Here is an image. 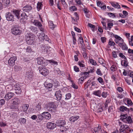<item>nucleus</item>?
<instances>
[{
	"label": "nucleus",
	"mask_w": 133,
	"mask_h": 133,
	"mask_svg": "<svg viewBox=\"0 0 133 133\" xmlns=\"http://www.w3.org/2000/svg\"><path fill=\"white\" fill-rule=\"evenodd\" d=\"M6 19L8 21H14V17L10 12H8L6 14Z\"/></svg>",
	"instance_id": "8"
},
{
	"label": "nucleus",
	"mask_w": 133,
	"mask_h": 133,
	"mask_svg": "<svg viewBox=\"0 0 133 133\" xmlns=\"http://www.w3.org/2000/svg\"><path fill=\"white\" fill-rule=\"evenodd\" d=\"M5 101L3 99L0 100V106H2L5 103Z\"/></svg>",
	"instance_id": "51"
},
{
	"label": "nucleus",
	"mask_w": 133,
	"mask_h": 133,
	"mask_svg": "<svg viewBox=\"0 0 133 133\" xmlns=\"http://www.w3.org/2000/svg\"><path fill=\"white\" fill-rule=\"evenodd\" d=\"M108 15L110 17H112L113 18H114L116 17L115 16V15L112 13H108Z\"/></svg>",
	"instance_id": "52"
},
{
	"label": "nucleus",
	"mask_w": 133,
	"mask_h": 133,
	"mask_svg": "<svg viewBox=\"0 0 133 133\" xmlns=\"http://www.w3.org/2000/svg\"><path fill=\"white\" fill-rule=\"evenodd\" d=\"M20 102V100L17 98H14L11 101L12 104L15 105H17L19 104Z\"/></svg>",
	"instance_id": "22"
},
{
	"label": "nucleus",
	"mask_w": 133,
	"mask_h": 133,
	"mask_svg": "<svg viewBox=\"0 0 133 133\" xmlns=\"http://www.w3.org/2000/svg\"><path fill=\"white\" fill-rule=\"evenodd\" d=\"M108 28L109 29V30H110V29L113 26V24L112 23H109L107 24Z\"/></svg>",
	"instance_id": "48"
},
{
	"label": "nucleus",
	"mask_w": 133,
	"mask_h": 133,
	"mask_svg": "<svg viewBox=\"0 0 133 133\" xmlns=\"http://www.w3.org/2000/svg\"><path fill=\"white\" fill-rule=\"evenodd\" d=\"M78 40L79 41L80 43H83L84 42L83 38L82 37H79L78 38Z\"/></svg>",
	"instance_id": "57"
},
{
	"label": "nucleus",
	"mask_w": 133,
	"mask_h": 133,
	"mask_svg": "<svg viewBox=\"0 0 133 133\" xmlns=\"http://www.w3.org/2000/svg\"><path fill=\"white\" fill-rule=\"evenodd\" d=\"M31 50L30 47L29 46L26 49V52H31Z\"/></svg>",
	"instance_id": "64"
},
{
	"label": "nucleus",
	"mask_w": 133,
	"mask_h": 133,
	"mask_svg": "<svg viewBox=\"0 0 133 133\" xmlns=\"http://www.w3.org/2000/svg\"><path fill=\"white\" fill-rule=\"evenodd\" d=\"M30 29L32 32H36L37 30V29L35 27L31 26L30 27Z\"/></svg>",
	"instance_id": "36"
},
{
	"label": "nucleus",
	"mask_w": 133,
	"mask_h": 133,
	"mask_svg": "<svg viewBox=\"0 0 133 133\" xmlns=\"http://www.w3.org/2000/svg\"><path fill=\"white\" fill-rule=\"evenodd\" d=\"M119 56L125 59L126 58L125 56L123 55V54L122 53H120L119 54Z\"/></svg>",
	"instance_id": "63"
},
{
	"label": "nucleus",
	"mask_w": 133,
	"mask_h": 133,
	"mask_svg": "<svg viewBox=\"0 0 133 133\" xmlns=\"http://www.w3.org/2000/svg\"><path fill=\"white\" fill-rule=\"evenodd\" d=\"M97 81L98 82L102 84H104V82L103 81V79L101 77H99L97 79Z\"/></svg>",
	"instance_id": "42"
},
{
	"label": "nucleus",
	"mask_w": 133,
	"mask_h": 133,
	"mask_svg": "<svg viewBox=\"0 0 133 133\" xmlns=\"http://www.w3.org/2000/svg\"><path fill=\"white\" fill-rule=\"evenodd\" d=\"M42 58L39 57L37 58L36 61H37V64L39 65H41L43 63V60Z\"/></svg>",
	"instance_id": "28"
},
{
	"label": "nucleus",
	"mask_w": 133,
	"mask_h": 133,
	"mask_svg": "<svg viewBox=\"0 0 133 133\" xmlns=\"http://www.w3.org/2000/svg\"><path fill=\"white\" fill-rule=\"evenodd\" d=\"M116 68V66L114 65L112 66L110 68L111 71H115Z\"/></svg>",
	"instance_id": "53"
},
{
	"label": "nucleus",
	"mask_w": 133,
	"mask_h": 133,
	"mask_svg": "<svg viewBox=\"0 0 133 133\" xmlns=\"http://www.w3.org/2000/svg\"><path fill=\"white\" fill-rule=\"evenodd\" d=\"M107 95V92H103L102 94V97L105 98L106 97Z\"/></svg>",
	"instance_id": "50"
},
{
	"label": "nucleus",
	"mask_w": 133,
	"mask_h": 133,
	"mask_svg": "<svg viewBox=\"0 0 133 133\" xmlns=\"http://www.w3.org/2000/svg\"><path fill=\"white\" fill-rule=\"evenodd\" d=\"M38 69L40 72L44 76H45L48 74L49 72L48 70L46 69L44 66H40Z\"/></svg>",
	"instance_id": "3"
},
{
	"label": "nucleus",
	"mask_w": 133,
	"mask_h": 133,
	"mask_svg": "<svg viewBox=\"0 0 133 133\" xmlns=\"http://www.w3.org/2000/svg\"><path fill=\"white\" fill-rule=\"evenodd\" d=\"M25 38L27 43L29 45H31L34 42L35 37L34 35L28 33L25 35Z\"/></svg>",
	"instance_id": "1"
},
{
	"label": "nucleus",
	"mask_w": 133,
	"mask_h": 133,
	"mask_svg": "<svg viewBox=\"0 0 133 133\" xmlns=\"http://www.w3.org/2000/svg\"><path fill=\"white\" fill-rule=\"evenodd\" d=\"M49 24L50 28L53 30L56 26V25L54 24L52 21H50L49 22Z\"/></svg>",
	"instance_id": "32"
},
{
	"label": "nucleus",
	"mask_w": 133,
	"mask_h": 133,
	"mask_svg": "<svg viewBox=\"0 0 133 133\" xmlns=\"http://www.w3.org/2000/svg\"><path fill=\"white\" fill-rule=\"evenodd\" d=\"M29 107V105L28 104H24L21 107V110L22 111V110L24 112L26 113Z\"/></svg>",
	"instance_id": "15"
},
{
	"label": "nucleus",
	"mask_w": 133,
	"mask_h": 133,
	"mask_svg": "<svg viewBox=\"0 0 133 133\" xmlns=\"http://www.w3.org/2000/svg\"><path fill=\"white\" fill-rule=\"evenodd\" d=\"M14 89L16 91L15 92L16 94H18L21 93V90L19 84L17 83L15 85Z\"/></svg>",
	"instance_id": "9"
},
{
	"label": "nucleus",
	"mask_w": 133,
	"mask_h": 133,
	"mask_svg": "<svg viewBox=\"0 0 133 133\" xmlns=\"http://www.w3.org/2000/svg\"><path fill=\"white\" fill-rule=\"evenodd\" d=\"M48 61H49L50 63H51V65H58V63L57 62L54 61L53 60H48Z\"/></svg>",
	"instance_id": "40"
},
{
	"label": "nucleus",
	"mask_w": 133,
	"mask_h": 133,
	"mask_svg": "<svg viewBox=\"0 0 133 133\" xmlns=\"http://www.w3.org/2000/svg\"><path fill=\"white\" fill-rule=\"evenodd\" d=\"M15 69L17 71H19L22 69L19 66H15Z\"/></svg>",
	"instance_id": "54"
},
{
	"label": "nucleus",
	"mask_w": 133,
	"mask_h": 133,
	"mask_svg": "<svg viewBox=\"0 0 133 133\" xmlns=\"http://www.w3.org/2000/svg\"><path fill=\"white\" fill-rule=\"evenodd\" d=\"M21 16L20 20L21 21L23 22H25L27 20V16L26 15V14L24 13H22L21 14Z\"/></svg>",
	"instance_id": "12"
},
{
	"label": "nucleus",
	"mask_w": 133,
	"mask_h": 133,
	"mask_svg": "<svg viewBox=\"0 0 133 133\" xmlns=\"http://www.w3.org/2000/svg\"><path fill=\"white\" fill-rule=\"evenodd\" d=\"M124 122H125V123H128L129 124L130 123L132 122V120L131 117L129 116L126 118V119H124Z\"/></svg>",
	"instance_id": "25"
},
{
	"label": "nucleus",
	"mask_w": 133,
	"mask_h": 133,
	"mask_svg": "<svg viewBox=\"0 0 133 133\" xmlns=\"http://www.w3.org/2000/svg\"><path fill=\"white\" fill-rule=\"evenodd\" d=\"M38 37L39 39L41 41L45 40L48 41L49 40V38L43 32H42L39 34L38 35Z\"/></svg>",
	"instance_id": "4"
},
{
	"label": "nucleus",
	"mask_w": 133,
	"mask_h": 133,
	"mask_svg": "<svg viewBox=\"0 0 133 133\" xmlns=\"http://www.w3.org/2000/svg\"><path fill=\"white\" fill-rule=\"evenodd\" d=\"M11 31L13 34L16 35H20L22 33V31L17 27H14L11 29Z\"/></svg>",
	"instance_id": "5"
},
{
	"label": "nucleus",
	"mask_w": 133,
	"mask_h": 133,
	"mask_svg": "<svg viewBox=\"0 0 133 133\" xmlns=\"http://www.w3.org/2000/svg\"><path fill=\"white\" fill-rule=\"evenodd\" d=\"M17 59L16 57L13 56L11 57L8 61L9 65L11 66H14L15 64V62Z\"/></svg>",
	"instance_id": "7"
},
{
	"label": "nucleus",
	"mask_w": 133,
	"mask_h": 133,
	"mask_svg": "<svg viewBox=\"0 0 133 133\" xmlns=\"http://www.w3.org/2000/svg\"><path fill=\"white\" fill-rule=\"evenodd\" d=\"M74 70L76 72H78L79 71V69L76 66H75L74 67Z\"/></svg>",
	"instance_id": "58"
},
{
	"label": "nucleus",
	"mask_w": 133,
	"mask_h": 133,
	"mask_svg": "<svg viewBox=\"0 0 133 133\" xmlns=\"http://www.w3.org/2000/svg\"><path fill=\"white\" fill-rule=\"evenodd\" d=\"M54 71L55 73L57 74L60 75L61 74V71L58 68H55Z\"/></svg>",
	"instance_id": "41"
},
{
	"label": "nucleus",
	"mask_w": 133,
	"mask_h": 133,
	"mask_svg": "<svg viewBox=\"0 0 133 133\" xmlns=\"http://www.w3.org/2000/svg\"><path fill=\"white\" fill-rule=\"evenodd\" d=\"M12 12L18 19H19L21 18V16H19V11L18 10H13L12 11Z\"/></svg>",
	"instance_id": "26"
},
{
	"label": "nucleus",
	"mask_w": 133,
	"mask_h": 133,
	"mask_svg": "<svg viewBox=\"0 0 133 133\" xmlns=\"http://www.w3.org/2000/svg\"><path fill=\"white\" fill-rule=\"evenodd\" d=\"M26 76L28 77L29 78H31L32 76V75L31 73L29 71L27 72H26Z\"/></svg>",
	"instance_id": "43"
},
{
	"label": "nucleus",
	"mask_w": 133,
	"mask_h": 133,
	"mask_svg": "<svg viewBox=\"0 0 133 133\" xmlns=\"http://www.w3.org/2000/svg\"><path fill=\"white\" fill-rule=\"evenodd\" d=\"M56 108L53 102H50L46 104L44 108L49 111L52 112L54 111Z\"/></svg>",
	"instance_id": "2"
},
{
	"label": "nucleus",
	"mask_w": 133,
	"mask_h": 133,
	"mask_svg": "<svg viewBox=\"0 0 133 133\" xmlns=\"http://www.w3.org/2000/svg\"><path fill=\"white\" fill-rule=\"evenodd\" d=\"M79 118V116H72L69 118V121L73 122H74L77 120Z\"/></svg>",
	"instance_id": "29"
},
{
	"label": "nucleus",
	"mask_w": 133,
	"mask_h": 133,
	"mask_svg": "<svg viewBox=\"0 0 133 133\" xmlns=\"http://www.w3.org/2000/svg\"><path fill=\"white\" fill-rule=\"evenodd\" d=\"M128 63L126 58L121 62V64L124 66L126 67L128 66Z\"/></svg>",
	"instance_id": "31"
},
{
	"label": "nucleus",
	"mask_w": 133,
	"mask_h": 133,
	"mask_svg": "<svg viewBox=\"0 0 133 133\" xmlns=\"http://www.w3.org/2000/svg\"><path fill=\"white\" fill-rule=\"evenodd\" d=\"M127 104H128V106H131L132 105L133 103L131 101V100L130 99H128L127 100Z\"/></svg>",
	"instance_id": "44"
},
{
	"label": "nucleus",
	"mask_w": 133,
	"mask_h": 133,
	"mask_svg": "<svg viewBox=\"0 0 133 133\" xmlns=\"http://www.w3.org/2000/svg\"><path fill=\"white\" fill-rule=\"evenodd\" d=\"M44 86L45 87L49 90H51L53 85L51 83H48L46 82H45L44 84Z\"/></svg>",
	"instance_id": "17"
},
{
	"label": "nucleus",
	"mask_w": 133,
	"mask_h": 133,
	"mask_svg": "<svg viewBox=\"0 0 133 133\" xmlns=\"http://www.w3.org/2000/svg\"><path fill=\"white\" fill-rule=\"evenodd\" d=\"M56 126V123L55 124L52 122H48L47 123V127L49 129H53Z\"/></svg>",
	"instance_id": "10"
},
{
	"label": "nucleus",
	"mask_w": 133,
	"mask_h": 133,
	"mask_svg": "<svg viewBox=\"0 0 133 133\" xmlns=\"http://www.w3.org/2000/svg\"><path fill=\"white\" fill-rule=\"evenodd\" d=\"M118 45L119 46L122 47V49L124 50H127L128 49V47L125 44L124 42L119 43Z\"/></svg>",
	"instance_id": "19"
},
{
	"label": "nucleus",
	"mask_w": 133,
	"mask_h": 133,
	"mask_svg": "<svg viewBox=\"0 0 133 133\" xmlns=\"http://www.w3.org/2000/svg\"><path fill=\"white\" fill-rule=\"evenodd\" d=\"M110 3L111 4V5L114 8H117L118 9H120V5L117 3L113 2H110Z\"/></svg>",
	"instance_id": "24"
},
{
	"label": "nucleus",
	"mask_w": 133,
	"mask_h": 133,
	"mask_svg": "<svg viewBox=\"0 0 133 133\" xmlns=\"http://www.w3.org/2000/svg\"><path fill=\"white\" fill-rule=\"evenodd\" d=\"M14 95V94L12 92L7 93L4 97L5 99L6 100H8L11 99Z\"/></svg>",
	"instance_id": "13"
},
{
	"label": "nucleus",
	"mask_w": 133,
	"mask_h": 133,
	"mask_svg": "<svg viewBox=\"0 0 133 133\" xmlns=\"http://www.w3.org/2000/svg\"><path fill=\"white\" fill-rule=\"evenodd\" d=\"M71 97V95L70 93H68L66 95V98L65 99L68 100Z\"/></svg>",
	"instance_id": "46"
},
{
	"label": "nucleus",
	"mask_w": 133,
	"mask_h": 133,
	"mask_svg": "<svg viewBox=\"0 0 133 133\" xmlns=\"http://www.w3.org/2000/svg\"><path fill=\"white\" fill-rule=\"evenodd\" d=\"M103 61L104 60L102 59L99 58L98 59V62L99 63L101 64H103Z\"/></svg>",
	"instance_id": "62"
},
{
	"label": "nucleus",
	"mask_w": 133,
	"mask_h": 133,
	"mask_svg": "<svg viewBox=\"0 0 133 133\" xmlns=\"http://www.w3.org/2000/svg\"><path fill=\"white\" fill-rule=\"evenodd\" d=\"M101 131V127L99 125L97 128H95L92 129V131L93 133H98L99 131Z\"/></svg>",
	"instance_id": "21"
},
{
	"label": "nucleus",
	"mask_w": 133,
	"mask_h": 133,
	"mask_svg": "<svg viewBox=\"0 0 133 133\" xmlns=\"http://www.w3.org/2000/svg\"><path fill=\"white\" fill-rule=\"evenodd\" d=\"M80 44H81V48L83 50H85V49L84 48L85 45L84 44V42L83 43H80Z\"/></svg>",
	"instance_id": "61"
},
{
	"label": "nucleus",
	"mask_w": 133,
	"mask_h": 133,
	"mask_svg": "<svg viewBox=\"0 0 133 133\" xmlns=\"http://www.w3.org/2000/svg\"><path fill=\"white\" fill-rule=\"evenodd\" d=\"M32 9V7L29 5H27L23 7L22 10L23 11L28 12Z\"/></svg>",
	"instance_id": "20"
},
{
	"label": "nucleus",
	"mask_w": 133,
	"mask_h": 133,
	"mask_svg": "<svg viewBox=\"0 0 133 133\" xmlns=\"http://www.w3.org/2000/svg\"><path fill=\"white\" fill-rule=\"evenodd\" d=\"M56 124L58 126L63 127L66 124V122L64 120H58L56 122Z\"/></svg>",
	"instance_id": "14"
},
{
	"label": "nucleus",
	"mask_w": 133,
	"mask_h": 133,
	"mask_svg": "<svg viewBox=\"0 0 133 133\" xmlns=\"http://www.w3.org/2000/svg\"><path fill=\"white\" fill-rule=\"evenodd\" d=\"M2 3L3 5L6 6H8L10 3V0H2Z\"/></svg>",
	"instance_id": "30"
},
{
	"label": "nucleus",
	"mask_w": 133,
	"mask_h": 133,
	"mask_svg": "<svg viewBox=\"0 0 133 133\" xmlns=\"http://www.w3.org/2000/svg\"><path fill=\"white\" fill-rule=\"evenodd\" d=\"M120 110L122 111H124L129 112V109L127 108L126 107L124 106H122L120 107Z\"/></svg>",
	"instance_id": "27"
},
{
	"label": "nucleus",
	"mask_w": 133,
	"mask_h": 133,
	"mask_svg": "<svg viewBox=\"0 0 133 133\" xmlns=\"http://www.w3.org/2000/svg\"><path fill=\"white\" fill-rule=\"evenodd\" d=\"M32 22L33 24L36 26L41 27L42 26L41 23L38 20H32Z\"/></svg>",
	"instance_id": "16"
},
{
	"label": "nucleus",
	"mask_w": 133,
	"mask_h": 133,
	"mask_svg": "<svg viewBox=\"0 0 133 133\" xmlns=\"http://www.w3.org/2000/svg\"><path fill=\"white\" fill-rule=\"evenodd\" d=\"M97 74L98 75L101 76L102 75V73L101 70L99 69H98L96 71Z\"/></svg>",
	"instance_id": "47"
},
{
	"label": "nucleus",
	"mask_w": 133,
	"mask_h": 133,
	"mask_svg": "<svg viewBox=\"0 0 133 133\" xmlns=\"http://www.w3.org/2000/svg\"><path fill=\"white\" fill-rule=\"evenodd\" d=\"M120 129L124 131L128 132V131L131 132V131L132 132L133 130H131L127 125L123 124L120 127Z\"/></svg>",
	"instance_id": "6"
},
{
	"label": "nucleus",
	"mask_w": 133,
	"mask_h": 133,
	"mask_svg": "<svg viewBox=\"0 0 133 133\" xmlns=\"http://www.w3.org/2000/svg\"><path fill=\"white\" fill-rule=\"evenodd\" d=\"M90 62L91 63L94 65H96L97 63L95 62L94 60L92 59H90Z\"/></svg>",
	"instance_id": "49"
},
{
	"label": "nucleus",
	"mask_w": 133,
	"mask_h": 133,
	"mask_svg": "<svg viewBox=\"0 0 133 133\" xmlns=\"http://www.w3.org/2000/svg\"><path fill=\"white\" fill-rule=\"evenodd\" d=\"M101 40L102 43H104L106 42V38L104 37H101Z\"/></svg>",
	"instance_id": "59"
},
{
	"label": "nucleus",
	"mask_w": 133,
	"mask_h": 133,
	"mask_svg": "<svg viewBox=\"0 0 133 133\" xmlns=\"http://www.w3.org/2000/svg\"><path fill=\"white\" fill-rule=\"evenodd\" d=\"M19 121L21 124H24L26 122V119L24 118H20Z\"/></svg>",
	"instance_id": "35"
},
{
	"label": "nucleus",
	"mask_w": 133,
	"mask_h": 133,
	"mask_svg": "<svg viewBox=\"0 0 133 133\" xmlns=\"http://www.w3.org/2000/svg\"><path fill=\"white\" fill-rule=\"evenodd\" d=\"M127 117V115H123L122 116V121L123 122H124V119H126V118Z\"/></svg>",
	"instance_id": "55"
},
{
	"label": "nucleus",
	"mask_w": 133,
	"mask_h": 133,
	"mask_svg": "<svg viewBox=\"0 0 133 133\" xmlns=\"http://www.w3.org/2000/svg\"><path fill=\"white\" fill-rule=\"evenodd\" d=\"M41 103H39L35 107V109L37 111H40L41 109Z\"/></svg>",
	"instance_id": "33"
},
{
	"label": "nucleus",
	"mask_w": 133,
	"mask_h": 133,
	"mask_svg": "<svg viewBox=\"0 0 133 133\" xmlns=\"http://www.w3.org/2000/svg\"><path fill=\"white\" fill-rule=\"evenodd\" d=\"M113 36L116 38V39H117L118 41H120L122 42H124V40L123 39H122L121 37L120 36L116 35H113Z\"/></svg>",
	"instance_id": "34"
},
{
	"label": "nucleus",
	"mask_w": 133,
	"mask_h": 133,
	"mask_svg": "<svg viewBox=\"0 0 133 133\" xmlns=\"http://www.w3.org/2000/svg\"><path fill=\"white\" fill-rule=\"evenodd\" d=\"M103 110V109L102 108V107L100 106V108H97V111L99 112H102Z\"/></svg>",
	"instance_id": "56"
},
{
	"label": "nucleus",
	"mask_w": 133,
	"mask_h": 133,
	"mask_svg": "<svg viewBox=\"0 0 133 133\" xmlns=\"http://www.w3.org/2000/svg\"><path fill=\"white\" fill-rule=\"evenodd\" d=\"M84 62L83 61H81V62L79 61L78 62V65L81 67L84 68L85 66V65L83 64Z\"/></svg>",
	"instance_id": "39"
},
{
	"label": "nucleus",
	"mask_w": 133,
	"mask_h": 133,
	"mask_svg": "<svg viewBox=\"0 0 133 133\" xmlns=\"http://www.w3.org/2000/svg\"><path fill=\"white\" fill-rule=\"evenodd\" d=\"M101 92L99 90H98L97 91H94L93 92L94 94L96 96H101Z\"/></svg>",
	"instance_id": "37"
},
{
	"label": "nucleus",
	"mask_w": 133,
	"mask_h": 133,
	"mask_svg": "<svg viewBox=\"0 0 133 133\" xmlns=\"http://www.w3.org/2000/svg\"><path fill=\"white\" fill-rule=\"evenodd\" d=\"M42 5V3L38 2L37 5V8L38 10L39 11L41 9V6Z\"/></svg>",
	"instance_id": "38"
},
{
	"label": "nucleus",
	"mask_w": 133,
	"mask_h": 133,
	"mask_svg": "<svg viewBox=\"0 0 133 133\" xmlns=\"http://www.w3.org/2000/svg\"><path fill=\"white\" fill-rule=\"evenodd\" d=\"M42 52H44L45 53L49 54L50 53L49 48L46 46H43L42 48Z\"/></svg>",
	"instance_id": "23"
},
{
	"label": "nucleus",
	"mask_w": 133,
	"mask_h": 133,
	"mask_svg": "<svg viewBox=\"0 0 133 133\" xmlns=\"http://www.w3.org/2000/svg\"><path fill=\"white\" fill-rule=\"evenodd\" d=\"M55 95L58 100H60L62 97V95L61 91H56L55 94Z\"/></svg>",
	"instance_id": "18"
},
{
	"label": "nucleus",
	"mask_w": 133,
	"mask_h": 133,
	"mask_svg": "<svg viewBox=\"0 0 133 133\" xmlns=\"http://www.w3.org/2000/svg\"><path fill=\"white\" fill-rule=\"evenodd\" d=\"M71 87L74 89H77L78 87L77 85H76L75 84L72 83L71 85Z\"/></svg>",
	"instance_id": "60"
},
{
	"label": "nucleus",
	"mask_w": 133,
	"mask_h": 133,
	"mask_svg": "<svg viewBox=\"0 0 133 133\" xmlns=\"http://www.w3.org/2000/svg\"><path fill=\"white\" fill-rule=\"evenodd\" d=\"M41 114L43 116V117L45 118L46 119H49L51 118V114L48 112H44Z\"/></svg>",
	"instance_id": "11"
},
{
	"label": "nucleus",
	"mask_w": 133,
	"mask_h": 133,
	"mask_svg": "<svg viewBox=\"0 0 133 133\" xmlns=\"http://www.w3.org/2000/svg\"><path fill=\"white\" fill-rule=\"evenodd\" d=\"M108 44H109L111 46H114L115 45V42L111 39H110L109 40Z\"/></svg>",
	"instance_id": "45"
}]
</instances>
